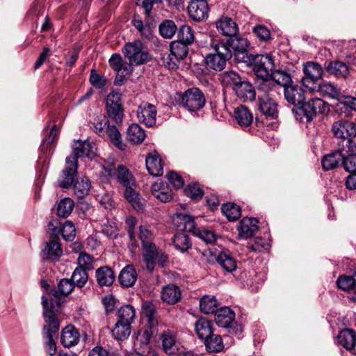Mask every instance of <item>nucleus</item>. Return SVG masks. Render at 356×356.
Instances as JSON below:
<instances>
[{
    "label": "nucleus",
    "instance_id": "51",
    "mask_svg": "<svg viewBox=\"0 0 356 356\" xmlns=\"http://www.w3.org/2000/svg\"><path fill=\"white\" fill-rule=\"evenodd\" d=\"M74 202L71 198L62 199L57 207V214L62 218L67 217L74 209Z\"/></svg>",
    "mask_w": 356,
    "mask_h": 356
},
{
    "label": "nucleus",
    "instance_id": "27",
    "mask_svg": "<svg viewBox=\"0 0 356 356\" xmlns=\"http://www.w3.org/2000/svg\"><path fill=\"white\" fill-rule=\"evenodd\" d=\"M216 29L224 35L234 36L238 32L236 23L230 17H222L216 22Z\"/></svg>",
    "mask_w": 356,
    "mask_h": 356
},
{
    "label": "nucleus",
    "instance_id": "61",
    "mask_svg": "<svg viewBox=\"0 0 356 356\" xmlns=\"http://www.w3.org/2000/svg\"><path fill=\"white\" fill-rule=\"evenodd\" d=\"M275 88L270 79H262V82L259 85L258 90L263 93L261 95H266L273 98L275 94L277 93Z\"/></svg>",
    "mask_w": 356,
    "mask_h": 356
},
{
    "label": "nucleus",
    "instance_id": "37",
    "mask_svg": "<svg viewBox=\"0 0 356 356\" xmlns=\"http://www.w3.org/2000/svg\"><path fill=\"white\" fill-rule=\"evenodd\" d=\"M217 262L227 273H232L237 268V264L234 257L227 252H222L216 257Z\"/></svg>",
    "mask_w": 356,
    "mask_h": 356
},
{
    "label": "nucleus",
    "instance_id": "13",
    "mask_svg": "<svg viewBox=\"0 0 356 356\" xmlns=\"http://www.w3.org/2000/svg\"><path fill=\"white\" fill-rule=\"evenodd\" d=\"M42 305L44 308L43 316L44 318L45 325L44 330L45 334H56L59 330V322L56 314L48 308V299L46 296L42 297Z\"/></svg>",
    "mask_w": 356,
    "mask_h": 356
},
{
    "label": "nucleus",
    "instance_id": "40",
    "mask_svg": "<svg viewBox=\"0 0 356 356\" xmlns=\"http://www.w3.org/2000/svg\"><path fill=\"white\" fill-rule=\"evenodd\" d=\"M136 318V309L131 305L121 307L118 312V321L131 325Z\"/></svg>",
    "mask_w": 356,
    "mask_h": 356
},
{
    "label": "nucleus",
    "instance_id": "56",
    "mask_svg": "<svg viewBox=\"0 0 356 356\" xmlns=\"http://www.w3.org/2000/svg\"><path fill=\"white\" fill-rule=\"evenodd\" d=\"M187 45L181 42H172L170 44L171 54L177 59H184L188 54Z\"/></svg>",
    "mask_w": 356,
    "mask_h": 356
},
{
    "label": "nucleus",
    "instance_id": "30",
    "mask_svg": "<svg viewBox=\"0 0 356 356\" xmlns=\"http://www.w3.org/2000/svg\"><path fill=\"white\" fill-rule=\"evenodd\" d=\"M95 277L100 286H109L115 280V273L108 266H102L96 270Z\"/></svg>",
    "mask_w": 356,
    "mask_h": 356
},
{
    "label": "nucleus",
    "instance_id": "48",
    "mask_svg": "<svg viewBox=\"0 0 356 356\" xmlns=\"http://www.w3.org/2000/svg\"><path fill=\"white\" fill-rule=\"evenodd\" d=\"M207 349L209 352H220L223 348V342L220 336L212 334L211 337L204 340Z\"/></svg>",
    "mask_w": 356,
    "mask_h": 356
},
{
    "label": "nucleus",
    "instance_id": "16",
    "mask_svg": "<svg viewBox=\"0 0 356 356\" xmlns=\"http://www.w3.org/2000/svg\"><path fill=\"white\" fill-rule=\"evenodd\" d=\"M347 151L344 147L338 146V149L325 156L322 159L323 168L326 170H332L342 165L344 154Z\"/></svg>",
    "mask_w": 356,
    "mask_h": 356
},
{
    "label": "nucleus",
    "instance_id": "5",
    "mask_svg": "<svg viewBox=\"0 0 356 356\" xmlns=\"http://www.w3.org/2000/svg\"><path fill=\"white\" fill-rule=\"evenodd\" d=\"M251 60L254 61L253 70L256 76L261 79H270L275 68L273 58L270 54L256 55Z\"/></svg>",
    "mask_w": 356,
    "mask_h": 356
},
{
    "label": "nucleus",
    "instance_id": "45",
    "mask_svg": "<svg viewBox=\"0 0 356 356\" xmlns=\"http://www.w3.org/2000/svg\"><path fill=\"white\" fill-rule=\"evenodd\" d=\"M220 81L226 87L232 89L241 81L239 74L234 71H226L220 75Z\"/></svg>",
    "mask_w": 356,
    "mask_h": 356
},
{
    "label": "nucleus",
    "instance_id": "10",
    "mask_svg": "<svg viewBox=\"0 0 356 356\" xmlns=\"http://www.w3.org/2000/svg\"><path fill=\"white\" fill-rule=\"evenodd\" d=\"M73 154L66 158V163L69 164L74 158L77 161L79 157H92L96 154L97 147L94 143L88 140H77L72 145Z\"/></svg>",
    "mask_w": 356,
    "mask_h": 356
},
{
    "label": "nucleus",
    "instance_id": "43",
    "mask_svg": "<svg viewBox=\"0 0 356 356\" xmlns=\"http://www.w3.org/2000/svg\"><path fill=\"white\" fill-rule=\"evenodd\" d=\"M327 71L329 73L339 78H346L350 73L348 66L345 63L341 61L330 63Z\"/></svg>",
    "mask_w": 356,
    "mask_h": 356
},
{
    "label": "nucleus",
    "instance_id": "42",
    "mask_svg": "<svg viewBox=\"0 0 356 356\" xmlns=\"http://www.w3.org/2000/svg\"><path fill=\"white\" fill-rule=\"evenodd\" d=\"M218 302L213 296H204L200 300V308L202 312L209 314L218 309Z\"/></svg>",
    "mask_w": 356,
    "mask_h": 356
},
{
    "label": "nucleus",
    "instance_id": "52",
    "mask_svg": "<svg viewBox=\"0 0 356 356\" xmlns=\"http://www.w3.org/2000/svg\"><path fill=\"white\" fill-rule=\"evenodd\" d=\"M143 314L147 319L149 328H153L157 325V319L155 316L156 309L153 304L145 302L143 305Z\"/></svg>",
    "mask_w": 356,
    "mask_h": 356
},
{
    "label": "nucleus",
    "instance_id": "11",
    "mask_svg": "<svg viewBox=\"0 0 356 356\" xmlns=\"http://www.w3.org/2000/svg\"><path fill=\"white\" fill-rule=\"evenodd\" d=\"M323 104V102L318 98H314L307 102H303L296 111L298 115H303L300 120L302 122H311L316 117L317 110L320 109Z\"/></svg>",
    "mask_w": 356,
    "mask_h": 356
},
{
    "label": "nucleus",
    "instance_id": "12",
    "mask_svg": "<svg viewBox=\"0 0 356 356\" xmlns=\"http://www.w3.org/2000/svg\"><path fill=\"white\" fill-rule=\"evenodd\" d=\"M104 172L110 178H116L118 181L125 188L130 186H135L134 177L127 168L122 165H118L117 168H104Z\"/></svg>",
    "mask_w": 356,
    "mask_h": 356
},
{
    "label": "nucleus",
    "instance_id": "3",
    "mask_svg": "<svg viewBox=\"0 0 356 356\" xmlns=\"http://www.w3.org/2000/svg\"><path fill=\"white\" fill-rule=\"evenodd\" d=\"M122 52L131 66L142 65L151 59V56L140 40L126 43Z\"/></svg>",
    "mask_w": 356,
    "mask_h": 356
},
{
    "label": "nucleus",
    "instance_id": "32",
    "mask_svg": "<svg viewBox=\"0 0 356 356\" xmlns=\"http://www.w3.org/2000/svg\"><path fill=\"white\" fill-rule=\"evenodd\" d=\"M257 224L258 220L254 218H243L238 229L241 236L249 238L253 236L258 230Z\"/></svg>",
    "mask_w": 356,
    "mask_h": 356
},
{
    "label": "nucleus",
    "instance_id": "20",
    "mask_svg": "<svg viewBox=\"0 0 356 356\" xmlns=\"http://www.w3.org/2000/svg\"><path fill=\"white\" fill-rule=\"evenodd\" d=\"M159 338L161 341L163 350L167 355H171L177 353L179 349L177 336L176 334L170 331L166 330L162 332Z\"/></svg>",
    "mask_w": 356,
    "mask_h": 356
},
{
    "label": "nucleus",
    "instance_id": "36",
    "mask_svg": "<svg viewBox=\"0 0 356 356\" xmlns=\"http://www.w3.org/2000/svg\"><path fill=\"white\" fill-rule=\"evenodd\" d=\"M137 279V274L135 268L132 266H127L120 272L119 281L120 284L126 287L131 286L134 284Z\"/></svg>",
    "mask_w": 356,
    "mask_h": 356
},
{
    "label": "nucleus",
    "instance_id": "33",
    "mask_svg": "<svg viewBox=\"0 0 356 356\" xmlns=\"http://www.w3.org/2000/svg\"><path fill=\"white\" fill-rule=\"evenodd\" d=\"M234 118L241 127H249L253 121V115L250 111L244 106H240L234 109Z\"/></svg>",
    "mask_w": 356,
    "mask_h": 356
},
{
    "label": "nucleus",
    "instance_id": "8",
    "mask_svg": "<svg viewBox=\"0 0 356 356\" xmlns=\"http://www.w3.org/2000/svg\"><path fill=\"white\" fill-rule=\"evenodd\" d=\"M302 72L304 76L301 79V83L309 89H313V86L323 75V69L321 65L313 61L304 63Z\"/></svg>",
    "mask_w": 356,
    "mask_h": 356
},
{
    "label": "nucleus",
    "instance_id": "1",
    "mask_svg": "<svg viewBox=\"0 0 356 356\" xmlns=\"http://www.w3.org/2000/svg\"><path fill=\"white\" fill-rule=\"evenodd\" d=\"M331 130L334 137L341 139L338 146L356 150V143L353 140L356 137V124L353 122L337 120L332 124Z\"/></svg>",
    "mask_w": 356,
    "mask_h": 356
},
{
    "label": "nucleus",
    "instance_id": "17",
    "mask_svg": "<svg viewBox=\"0 0 356 356\" xmlns=\"http://www.w3.org/2000/svg\"><path fill=\"white\" fill-rule=\"evenodd\" d=\"M284 95L287 102L294 106H300L305 100V91L298 86L288 85L284 88Z\"/></svg>",
    "mask_w": 356,
    "mask_h": 356
},
{
    "label": "nucleus",
    "instance_id": "50",
    "mask_svg": "<svg viewBox=\"0 0 356 356\" xmlns=\"http://www.w3.org/2000/svg\"><path fill=\"white\" fill-rule=\"evenodd\" d=\"M344 149L347 153L344 154L342 166L348 172H356V150L348 149L346 147Z\"/></svg>",
    "mask_w": 356,
    "mask_h": 356
},
{
    "label": "nucleus",
    "instance_id": "49",
    "mask_svg": "<svg viewBox=\"0 0 356 356\" xmlns=\"http://www.w3.org/2000/svg\"><path fill=\"white\" fill-rule=\"evenodd\" d=\"M221 210L227 219L231 221H235L241 216V209L234 203L224 204Z\"/></svg>",
    "mask_w": 356,
    "mask_h": 356
},
{
    "label": "nucleus",
    "instance_id": "44",
    "mask_svg": "<svg viewBox=\"0 0 356 356\" xmlns=\"http://www.w3.org/2000/svg\"><path fill=\"white\" fill-rule=\"evenodd\" d=\"M270 79L277 85L283 86L284 88L292 83L291 76L284 70H273Z\"/></svg>",
    "mask_w": 356,
    "mask_h": 356
},
{
    "label": "nucleus",
    "instance_id": "29",
    "mask_svg": "<svg viewBox=\"0 0 356 356\" xmlns=\"http://www.w3.org/2000/svg\"><path fill=\"white\" fill-rule=\"evenodd\" d=\"M195 331L199 339L204 340L213 332V323L209 319L202 317L195 323Z\"/></svg>",
    "mask_w": 356,
    "mask_h": 356
},
{
    "label": "nucleus",
    "instance_id": "28",
    "mask_svg": "<svg viewBox=\"0 0 356 356\" xmlns=\"http://www.w3.org/2000/svg\"><path fill=\"white\" fill-rule=\"evenodd\" d=\"M337 343L348 350L356 346V332L352 329H343L337 336Z\"/></svg>",
    "mask_w": 356,
    "mask_h": 356
},
{
    "label": "nucleus",
    "instance_id": "46",
    "mask_svg": "<svg viewBox=\"0 0 356 356\" xmlns=\"http://www.w3.org/2000/svg\"><path fill=\"white\" fill-rule=\"evenodd\" d=\"M90 187L91 185L89 179L86 177H83L80 180L76 181L73 189L76 197L79 199H82L88 194Z\"/></svg>",
    "mask_w": 356,
    "mask_h": 356
},
{
    "label": "nucleus",
    "instance_id": "62",
    "mask_svg": "<svg viewBox=\"0 0 356 356\" xmlns=\"http://www.w3.org/2000/svg\"><path fill=\"white\" fill-rule=\"evenodd\" d=\"M60 232L65 241H72L76 235V229L74 224L68 220L63 223Z\"/></svg>",
    "mask_w": 356,
    "mask_h": 356
},
{
    "label": "nucleus",
    "instance_id": "38",
    "mask_svg": "<svg viewBox=\"0 0 356 356\" xmlns=\"http://www.w3.org/2000/svg\"><path fill=\"white\" fill-rule=\"evenodd\" d=\"M131 331V325L117 321L113 328L111 330L113 337L118 341L127 339Z\"/></svg>",
    "mask_w": 356,
    "mask_h": 356
},
{
    "label": "nucleus",
    "instance_id": "53",
    "mask_svg": "<svg viewBox=\"0 0 356 356\" xmlns=\"http://www.w3.org/2000/svg\"><path fill=\"white\" fill-rule=\"evenodd\" d=\"M337 108L344 113H348L349 110L356 111V97L341 96L337 104Z\"/></svg>",
    "mask_w": 356,
    "mask_h": 356
},
{
    "label": "nucleus",
    "instance_id": "9",
    "mask_svg": "<svg viewBox=\"0 0 356 356\" xmlns=\"http://www.w3.org/2000/svg\"><path fill=\"white\" fill-rule=\"evenodd\" d=\"M108 62L112 69L118 73L115 84L120 85L121 83L118 81L122 82V79L130 76L133 72V67L131 64L124 61L118 54H113Z\"/></svg>",
    "mask_w": 356,
    "mask_h": 356
},
{
    "label": "nucleus",
    "instance_id": "39",
    "mask_svg": "<svg viewBox=\"0 0 356 356\" xmlns=\"http://www.w3.org/2000/svg\"><path fill=\"white\" fill-rule=\"evenodd\" d=\"M134 186L126 187L124 191V197L131 204L133 208L140 211L143 210L144 204L141 200L140 195L134 188Z\"/></svg>",
    "mask_w": 356,
    "mask_h": 356
},
{
    "label": "nucleus",
    "instance_id": "6",
    "mask_svg": "<svg viewBox=\"0 0 356 356\" xmlns=\"http://www.w3.org/2000/svg\"><path fill=\"white\" fill-rule=\"evenodd\" d=\"M225 44L234 54L238 61L243 63L251 61L250 56L248 55V48L250 46V42L248 39L234 35L231 36Z\"/></svg>",
    "mask_w": 356,
    "mask_h": 356
},
{
    "label": "nucleus",
    "instance_id": "55",
    "mask_svg": "<svg viewBox=\"0 0 356 356\" xmlns=\"http://www.w3.org/2000/svg\"><path fill=\"white\" fill-rule=\"evenodd\" d=\"M88 279V275L84 269H82L81 268H76L70 280L74 284V286L81 288L86 284Z\"/></svg>",
    "mask_w": 356,
    "mask_h": 356
},
{
    "label": "nucleus",
    "instance_id": "24",
    "mask_svg": "<svg viewBox=\"0 0 356 356\" xmlns=\"http://www.w3.org/2000/svg\"><path fill=\"white\" fill-rule=\"evenodd\" d=\"M236 96L243 101H252L255 99V90L252 85L246 81H241L233 89Z\"/></svg>",
    "mask_w": 356,
    "mask_h": 356
},
{
    "label": "nucleus",
    "instance_id": "7",
    "mask_svg": "<svg viewBox=\"0 0 356 356\" xmlns=\"http://www.w3.org/2000/svg\"><path fill=\"white\" fill-rule=\"evenodd\" d=\"M181 102L188 111L195 112L203 108L205 104V97L199 88H192L184 92Z\"/></svg>",
    "mask_w": 356,
    "mask_h": 356
},
{
    "label": "nucleus",
    "instance_id": "2",
    "mask_svg": "<svg viewBox=\"0 0 356 356\" xmlns=\"http://www.w3.org/2000/svg\"><path fill=\"white\" fill-rule=\"evenodd\" d=\"M213 52L210 53L204 58L207 67L216 71L222 70L232 56V52L225 42H213L211 44Z\"/></svg>",
    "mask_w": 356,
    "mask_h": 356
},
{
    "label": "nucleus",
    "instance_id": "41",
    "mask_svg": "<svg viewBox=\"0 0 356 356\" xmlns=\"http://www.w3.org/2000/svg\"><path fill=\"white\" fill-rule=\"evenodd\" d=\"M172 244L175 248L181 252H185L191 248L192 243L188 235L179 232L174 235Z\"/></svg>",
    "mask_w": 356,
    "mask_h": 356
},
{
    "label": "nucleus",
    "instance_id": "23",
    "mask_svg": "<svg viewBox=\"0 0 356 356\" xmlns=\"http://www.w3.org/2000/svg\"><path fill=\"white\" fill-rule=\"evenodd\" d=\"M161 297L164 302L174 305L180 301L181 292L179 287L175 284H168L163 287Z\"/></svg>",
    "mask_w": 356,
    "mask_h": 356
},
{
    "label": "nucleus",
    "instance_id": "19",
    "mask_svg": "<svg viewBox=\"0 0 356 356\" xmlns=\"http://www.w3.org/2000/svg\"><path fill=\"white\" fill-rule=\"evenodd\" d=\"M259 108L267 117L276 118L278 115L277 104L274 99L268 95H259Z\"/></svg>",
    "mask_w": 356,
    "mask_h": 356
},
{
    "label": "nucleus",
    "instance_id": "22",
    "mask_svg": "<svg viewBox=\"0 0 356 356\" xmlns=\"http://www.w3.org/2000/svg\"><path fill=\"white\" fill-rule=\"evenodd\" d=\"M79 332L74 326L70 325L63 329L60 341L63 346L66 348L74 346L79 341Z\"/></svg>",
    "mask_w": 356,
    "mask_h": 356
},
{
    "label": "nucleus",
    "instance_id": "60",
    "mask_svg": "<svg viewBox=\"0 0 356 356\" xmlns=\"http://www.w3.org/2000/svg\"><path fill=\"white\" fill-rule=\"evenodd\" d=\"M138 229V237L140 239L143 245L152 243L154 234L151 230L149 225H140Z\"/></svg>",
    "mask_w": 356,
    "mask_h": 356
},
{
    "label": "nucleus",
    "instance_id": "18",
    "mask_svg": "<svg viewBox=\"0 0 356 356\" xmlns=\"http://www.w3.org/2000/svg\"><path fill=\"white\" fill-rule=\"evenodd\" d=\"M58 241V238L56 236L50 237L49 241L46 243L44 248L42 250L44 259L54 261L58 260L63 253V250Z\"/></svg>",
    "mask_w": 356,
    "mask_h": 356
},
{
    "label": "nucleus",
    "instance_id": "15",
    "mask_svg": "<svg viewBox=\"0 0 356 356\" xmlns=\"http://www.w3.org/2000/svg\"><path fill=\"white\" fill-rule=\"evenodd\" d=\"M157 111L154 105L149 103H144L138 106L137 117L138 120L147 127L155 124Z\"/></svg>",
    "mask_w": 356,
    "mask_h": 356
},
{
    "label": "nucleus",
    "instance_id": "58",
    "mask_svg": "<svg viewBox=\"0 0 356 356\" xmlns=\"http://www.w3.org/2000/svg\"><path fill=\"white\" fill-rule=\"evenodd\" d=\"M177 31V26L172 20H165L159 26L160 34L165 38H171Z\"/></svg>",
    "mask_w": 356,
    "mask_h": 356
},
{
    "label": "nucleus",
    "instance_id": "54",
    "mask_svg": "<svg viewBox=\"0 0 356 356\" xmlns=\"http://www.w3.org/2000/svg\"><path fill=\"white\" fill-rule=\"evenodd\" d=\"M105 134L116 147L120 149H124L125 145L122 143L121 134L115 126L108 125Z\"/></svg>",
    "mask_w": 356,
    "mask_h": 356
},
{
    "label": "nucleus",
    "instance_id": "21",
    "mask_svg": "<svg viewBox=\"0 0 356 356\" xmlns=\"http://www.w3.org/2000/svg\"><path fill=\"white\" fill-rule=\"evenodd\" d=\"M146 168L149 173L154 177L162 175L163 164L162 159L157 152L149 153L146 157Z\"/></svg>",
    "mask_w": 356,
    "mask_h": 356
},
{
    "label": "nucleus",
    "instance_id": "4",
    "mask_svg": "<svg viewBox=\"0 0 356 356\" xmlns=\"http://www.w3.org/2000/svg\"><path fill=\"white\" fill-rule=\"evenodd\" d=\"M143 257L146 268L152 272L157 263L160 266L163 267L168 261V255L161 250L156 248L154 243H151L143 245Z\"/></svg>",
    "mask_w": 356,
    "mask_h": 356
},
{
    "label": "nucleus",
    "instance_id": "35",
    "mask_svg": "<svg viewBox=\"0 0 356 356\" xmlns=\"http://www.w3.org/2000/svg\"><path fill=\"white\" fill-rule=\"evenodd\" d=\"M152 193L158 200L163 202H169L172 198L171 190L165 187L162 182H156L152 185Z\"/></svg>",
    "mask_w": 356,
    "mask_h": 356
},
{
    "label": "nucleus",
    "instance_id": "47",
    "mask_svg": "<svg viewBox=\"0 0 356 356\" xmlns=\"http://www.w3.org/2000/svg\"><path fill=\"white\" fill-rule=\"evenodd\" d=\"M319 90L324 96H327L332 99L339 100L342 96L340 89L330 82H324L319 85Z\"/></svg>",
    "mask_w": 356,
    "mask_h": 356
},
{
    "label": "nucleus",
    "instance_id": "26",
    "mask_svg": "<svg viewBox=\"0 0 356 356\" xmlns=\"http://www.w3.org/2000/svg\"><path fill=\"white\" fill-rule=\"evenodd\" d=\"M235 319V313L229 307H224L215 312V321L222 327H229Z\"/></svg>",
    "mask_w": 356,
    "mask_h": 356
},
{
    "label": "nucleus",
    "instance_id": "57",
    "mask_svg": "<svg viewBox=\"0 0 356 356\" xmlns=\"http://www.w3.org/2000/svg\"><path fill=\"white\" fill-rule=\"evenodd\" d=\"M178 37L180 42L186 44H191L195 40L194 31L191 26L185 24L180 27L178 31Z\"/></svg>",
    "mask_w": 356,
    "mask_h": 356
},
{
    "label": "nucleus",
    "instance_id": "34",
    "mask_svg": "<svg viewBox=\"0 0 356 356\" xmlns=\"http://www.w3.org/2000/svg\"><path fill=\"white\" fill-rule=\"evenodd\" d=\"M144 129L138 124H131L127 130V139L133 144H140L145 138Z\"/></svg>",
    "mask_w": 356,
    "mask_h": 356
},
{
    "label": "nucleus",
    "instance_id": "25",
    "mask_svg": "<svg viewBox=\"0 0 356 356\" xmlns=\"http://www.w3.org/2000/svg\"><path fill=\"white\" fill-rule=\"evenodd\" d=\"M66 165L65 169L63 171V175L58 181L59 186L62 188L71 186L74 183V177L76 176L77 172V161L74 158L69 164L66 163Z\"/></svg>",
    "mask_w": 356,
    "mask_h": 356
},
{
    "label": "nucleus",
    "instance_id": "59",
    "mask_svg": "<svg viewBox=\"0 0 356 356\" xmlns=\"http://www.w3.org/2000/svg\"><path fill=\"white\" fill-rule=\"evenodd\" d=\"M355 282L356 277L355 273L353 276H340L337 281V284L339 289L343 291H350L353 290Z\"/></svg>",
    "mask_w": 356,
    "mask_h": 356
},
{
    "label": "nucleus",
    "instance_id": "63",
    "mask_svg": "<svg viewBox=\"0 0 356 356\" xmlns=\"http://www.w3.org/2000/svg\"><path fill=\"white\" fill-rule=\"evenodd\" d=\"M269 244L261 238H255L248 243V248L253 252H261L269 248Z\"/></svg>",
    "mask_w": 356,
    "mask_h": 356
},
{
    "label": "nucleus",
    "instance_id": "14",
    "mask_svg": "<svg viewBox=\"0 0 356 356\" xmlns=\"http://www.w3.org/2000/svg\"><path fill=\"white\" fill-rule=\"evenodd\" d=\"M209 6L206 0H191L188 6L190 17L196 22L206 19L209 15Z\"/></svg>",
    "mask_w": 356,
    "mask_h": 356
},
{
    "label": "nucleus",
    "instance_id": "64",
    "mask_svg": "<svg viewBox=\"0 0 356 356\" xmlns=\"http://www.w3.org/2000/svg\"><path fill=\"white\" fill-rule=\"evenodd\" d=\"M93 257L86 252H81L79 254L78 257L79 267L87 270H91L93 268Z\"/></svg>",
    "mask_w": 356,
    "mask_h": 356
},
{
    "label": "nucleus",
    "instance_id": "31",
    "mask_svg": "<svg viewBox=\"0 0 356 356\" xmlns=\"http://www.w3.org/2000/svg\"><path fill=\"white\" fill-rule=\"evenodd\" d=\"M177 229L179 231L193 232L196 229L195 222L191 216L186 214H177L173 219Z\"/></svg>",
    "mask_w": 356,
    "mask_h": 356
}]
</instances>
